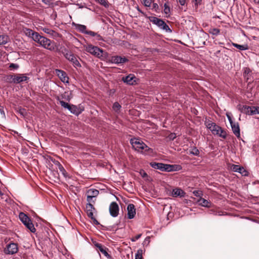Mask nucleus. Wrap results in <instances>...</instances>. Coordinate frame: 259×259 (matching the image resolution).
I'll use <instances>...</instances> for the list:
<instances>
[{
  "mask_svg": "<svg viewBox=\"0 0 259 259\" xmlns=\"http://www.w3.org/2000/svg\"><path fill=\"white\" fill-rule=\"evenodd\" d=\"M232 45L240 51H245L248 49V46L247 44L239 45L234 42H232Z\"/></svg>",
  "mask_w": 259,
  "mask_h": 259,
  "instance_id": "nucleus-25",
  "label": "nucleus"
},
{
  "mask_svg": "<svg viewBox=\"0 0 259 259\" xmlns=\"http://www.w3.org/2000/svg\"><path fill=\"white\" fill-rule=\"evenodd\" d=\"M42 30L44 32L53 36L54 37L57 36L58 35V33L55 32L54 30L51 29L49 28L45 27L42 28Z\"/></svg>",
  "mask_w": 259,
  "mask_h": 259,
  "instance_id": "nucleus-26",
  "label": "nucleus"
},
{
  "mask_svg": "<svg viewBox=\"0 0 259 259\" xmlns=\"http://www.w3.org/2000/svg\"><path fill=\"white\" fill-rule=\"evenodd\" d=\"M76 28L80 32L85 34H86V32L88 31L87 30V27L84 25L76 24Z\"/></svg>",
  "mask_w": 259,
  "mask_h": 259,
  "instance_id": "nucleus-30",
  "label": "nucleus"
},
{
  "mask_svg": "<svg viewBox=\"0 0 259 259\" xmlns=\"http://www.w3.org/2000/svg\"><path fill=\"white\" fill-rule=\"evenodd\" d=\"M95 208L93 205L91 204V203H89L87 204L86 206V212L88 217L91 219H93L94 214L93 211Z\"/></svg>",
  "mask_w": 259,
  "mask_h": 259,
  "instance_id": "nucleus-22",
  "label": "nucleus"
},
{
  "mask_svg": "<svg viewBox=\"0 0 259 259\" xmlns=\"http://www.w3.org/2000/svg\"><path fill=\"white\" fill-rule=\"evenodd\" d=\"M8 36L5 35H0V46L6 44L8 41Z\"/></svg>",
  "mask_w": 259,
  "mask_h": 259,
  "instance_id": "nucleus-32",
  "label": "nucleus"
},
{
  "mask_svg": "<svg viewBox=\"0 0 259 259\" xmlns=\"http://www.w3.org/2000/svg\"><path fill=\"white\" fill-rule=\"evenodd\" d=\"M78 6H79V8H83V6H80V5H79V4H78Z\"/></svg>",
  "mask_w": 259,
  "mask_h": 259,
  "instance_id": "nucleus-56",
  "label": "nucleus"
},
{
  "mask_svg": "<svg viewBox=\"0 0 259 259\" xmlns=\"http://www.w3.org/2000/svg\"><path fill=\"white\" fill-rule=\"evenodd\" d=\"M142 249H139L135 255V259H142Z\"/></svg>",
  "mask_w": 259,
  "mask_h": 259,
  "instance_id": "nucleus-35",
  "label": "nucleus"
},
{
  "mask_svg": "<svg viewBox=\"0 0 259 259\" xmlns=\"http://www.w3.org/2000/svg\"><path fill=\"white\" fill-rule=\"evenodd\" d=\"M43 2H44L45 3H47V1H45V0H43Z\"/></svg>",
  "mask_w": 259,
  "mask_h": 259,
  "instance_id": "nucleus-59",
  "label": "nucleus"
},
{
  "mask_svg": "<svg viewBox=\"0 0 259 259\" xmlns=\"http://www.w3.org/2000/svg\"><path fill=\"white\" fill-rule=\"evenodd\" d=\"M205 125L213 135H216L219 137L226 139L227 134L220 126L217 125L215 123L210 121H206Z\"/></svg>",
  "mask_w": 259,
  "mask_h": 259,
  "instance_id": "nucleus-2",
  "label": "nucleus"
},
{
  "mask_svg": "<svg viewBox=\"0 0 259 259\" xmlns=\"http://www.w3.org/2000/svg\"><path fill=\"white\" fill-rule=\"evenodd\" d=\"M38 44L40 46L49 51H53L56 49L55 43L44 36H42Z\"/></svg>",
  "mask_w": 259,
  "mask_h": 259,
  "instance_id": "nucleus-6",
  "label": "nucleus"
},
{
  "mask_svg": "<svg viewBox=\"0 0 259 259\" xmlns=\"http://www.w3.org/2000/svg\"><path fill=\"white\" fill-rule=\"evenodd\" d=\"M127 218L129 219H133L136 214V209L135 206L133 204H130L127 207Z\"/></svg>",
  "mask_w": 259,
  "mask_h": 259,
  "instance_id": "nucleus-18",
  "label": "nucleus"
},
{
  "mask_svg": "<svg viewBox=\"0 0 259 259\" xmlns=\"http://www.w3.org/2000/svg\"><path fill=\"white\" fill-rule=\"evenodd\" d=\"M122 80L127 84L133 85L136 81V77L134 74H130L122 78Z\"/></svg>",
  "mask_w": 259,
  "mask_h": 259,
  "instance_id": "nucleus-17",
  "label": "nucleus"
},
{
  "mask_svg": "<svg viewBox=\"0 0 259 259\" xmlns=\"http://www.w3.org/2000/svg\"><path fill=\"white\" fill-rule=\"evenodd\" d=\"M232 169L235 172H238L241 174L245 176L247 171L244 169L243 167H241L237 165H233L232 166Z\"/></svg>",
  "mask_w": 259,
  "mask_h": 259,
  "instance_id": "nucleus-23",
  "label": "nucleus"
},
{
  "mask_svg": "<svg viewBox=\"0 0 259 259\" xmlns=\"http://www.w3.org/2000/svg\"><path fill=\"white\" fill-rule=\"evenodd\" d=\"M184 191L182 189L179 188L174 189L172 192V195L174 197H182L184 196Z\"/></svg>",
  "mask_w": 259,
  "mask_h": 259,
  "instance_id": "nucleus-24",
  "label": "nucleus"
},
{
  "mask_svg": "<svg viewBox=\"0 0 259 259\" xmlns=\"http://www.w3.org/2000/svg\"><path fill=\"white\" fill-rule=\"evenodd\" d=\"M127 61V59L125 57H122L119 56H112L109 59V61L111 63L117 64L124 63Z\"/></svg>",
  "mask_w": 259,
  "mask_h": 259,
  "instance_id": "nucleus-15",
  "label": "nucleus"
},
{
  "mask_svg": "<svg viewBox=\"0 0 259 259\" xmlns=\"http://www.w3.org/2000/svg\"><path fill=\"white\" fill-rule=\"evenodd\" d=\"M86 51L99 58L103 57V50L98 47L94 46L92 45H88L86 47Z\"/></svg>",
  "mask_w": 259,
  "mask_h": 259,
  "instance_id": "nucleus-9",
  "label": "nucleus"
},
{
  "mask_svg": "<svg viewBox=\"0 0 259 259\" xmlns=\"http://www.w3.org/2000/svg\"><path fill=\"white\" fill-rule=\"evenodd\" d=\"M96 39L97 40H104L103 38L100 35L98 34V33L96 36Z\"/></svg>",
  "mask_w": 259,
  "mask_h": 259,
  "instance_id": "nucleus-50",
  "label": "nucleus"
},
{
  "mask_svg": "<svg viewBox=\"0 0 259 259\" xmlns=\"http://www.w3.org/2000/svg\"><path fill=\"white\" fill-rule=\"evenodd\" d=\"M24 34L28 37L31 38L35 31L29 28H24L23 29Z\"/></svg>",
  "mask_w": 259,
  "mask_h": 259,
  "instance_id": "nucleus-28",
  "label": "nucleus"
},
{
  "mask_svg": "<svg viewBox=\"0 0 259 259\" xmlns=\"http://www.w3.org/2000/svg\"><path fill=\"white\" fill-rule=\"evenodd\" d=\"M189 153L190 154L195 156H199L200 152L196 147H193L190 150Z\"/></svg>",
  "mask_w": 259,
  "mask_h": 259,
  "instance_id": "nucleus-33",
  "label": "nucleus"
},
{
  "mask_svg": "<svg viewBox=\"0 0 259 259\" xmlns=\"http://www.w3.org/2000/svg\"><path fill=\"white\" fill-rule=\"evenodd\" d=\"M63 54L65 58L70 62L74 67L77 68L81 67V65L76 57L71 52L65 49L64 51L63 52Z\"/></svg>",
  "mask_w": 259,
  "mask_h": 259,
  "instance_id": "nucleus-5",
  "label": "nucleus"
},
{
  "mask_svg": "<svg viewBox=\"0 0 259 259\" xmlns=\"http://www.w3.org/2000/svg\"><path fill=\"white\" fill-rule=\"evenodd\" d=\"M109 212L110 215L113 217H116L119 213V207L117 203L112 202L109 206Z\"/></svg>",
  "mask_w": 259,
  "mask_h": 259,
  "instance_id": "nucleus-14",
  "label": "nucleus"
},
{
  "mask_svg": "<svg viewBox=\"0 0 259 259\" xmlns=\"http://www.w3.org/2000/svg\"><path fill=\"white\" fill-rule=\"evenodd\" d=\"M152 0H143V4L145 7H150L151 5Z\"/></svg>",
  "mask_w": 259,
  "mask_h": 259,
  "instance_id": "nucleus-37",
  "label": "nucleus"
},
{
  "mask_svg": "<svg viewBox=\"0 0 259 259\" xmlns=\"http://www.w3.org/2000/svg\"><path fill=\"white\" fill-rule=\"evenodd\" d=\"M226 115H227V117L229 121V122L230 123V124L232 123H233L234 122L233 121L232 119V118H231V115H230V113H227L226 114Z\"/></svg>",
  "mask_w": 259,
  "mask_h": 259,
  "instance_id": "nucleus-48",
  "label": "nucleus"
},
{
  "mask_svg": "<svg viewBox=\"0 0 259 259\" xmlns=\"http://www.w3.org/2000/svg\"><path fill=\"white\" fill-rule=\"evenodd\" d=\"M220 31L219 29L215 28L213 29L212 34L214 35H218L220 33Z\"/></svg>",
  "mask_w": 259,
  "mask_h": 259,
  "instance_id": "nucleus-49",
  "label": "nucleus"
},
{
  "mask_svg": "<svg viewBox=\"0 0 259 259\" xmlns=\"http://www.w3.org/2000/svg\"><path fill=\"white\" fill-rule=\"evenodd\" d=\"M94 246L96 247L97 250L101 252L107 258H110L111 256L107 252L108 248L102 244L99 243L96 241L93 242Z\"/></svg>",
  "mask_w": 259,
  "mask_h": 259,
  "instance_id": "nucleus-13",
  "label": "nucleus"
},
{
  "mask_svg": "<svg viewBox=\"0 0 259 259\" xmlns=\"http://www.w3.org/2000/svg\"><path fill=\"white\" fill-rule=\"evenodd\" d=\"M121 108V105L117 102H115L112 106L113 110L117 113H118L119 112Z\"/></svg>",
  "mask_w": 259,
  "mask_h": 259,
  "instance_id": "nucleus-34",
  "label": "nucleus"
},
{
  "mask_svg": "<svg viewBox=\"0 0 259 259\" xmlns=\"http://www.w3.org/2000/svg\"><path fill=\"white\" fill-rule=\"evenodd\" d=\"M99 192L98 190L95 189H89L87 191V201L89 203L94 202V198H96L99 195Z\"/></svg>",
  "mask_w": 259,
  "mask_h": 259,
  "instance_id": "nucleus-12",
  "label": "nucleus"
},
{
  "mask_svg": "<svg viewBox=\"0 0 259 259\" xmlns=\"http://www.w3.org/2000/svg\"><path fill=\"white\" fill-rule=\"evenodd\" d=\"M202 0H193V2L194 3L195 7L197 8L199 5L201 4Z\"/></svg>",
  "mask_w": 259,
  "mask_h": 259,
  "instance_id": "nucleus-41",
  "label": "nucleus"
},
{
  "mask_svg": "<svg viewBox=\"0 0 259 259\" xmlns=\"http://www.w3.org/2000/svg\"><path fill=\"white\" fill-rule=\"evenodd\" d=\"M56 73L60 79L64 83L69 82V77L65 72L63 70L56 69Z\"/></svg>",
  "mask_w": 259,
  "mask_h": 259,
  "instance_id": "nucleus-16",
  "label": "nucleus"
},
{
  "mask_svg": "<svg viewBox=\"0 0 259 259\" xmlns=\"http://www.w3.org/2000/svg\"><path fill=\"white\" fill-rule=\"evenodd\" d=\"M18 251V246L16 243H11L7 245V247L4 249L6 254H13Z\"/></svg>",
  "mask_w": 259,
  "mask_h": 259,
  "instance_id": "nucleus-11",
  "label": "nucleus"
},
{
  "mask_svg": "<svg viewBox=\"0 0 259 259\" xmlns=\"http://www.w3.org/2000/svg\"><path fill=\"white\" fill-rule=\"evenodd\" d=\"M93 221V222L94 223V224H96V225H98L99 224V222H98V221L95 219V218L94 217H93V219H91Z\"/></svg>",
  "mask_w": 259,
  "mask_h": 259,
  "instance_id": "nucleus-52",
  "label": "nucleus"
},
{
  "mask_svg": "<svg viewBox=\"0 0 259 259\" xmlns=\"http://www.w3.org/2000/svg\"><path fill=\"white\" fill-rule=\"evenodd\" d=\"M8 79L12 80L10 81L11 82L14 83H20L23 82L27 81L29 79L26 74H18L17 75H10L8 76Z\"/></svg>",
  "mask_w": 259,
  "mask_h": 259,
  "instance_id": "nucleus-8",
  "label": "nucleus"
},
{
  "mask_svg": "<svg viewBox=\"0 0 259 259\" xmlns=\"http://www.w3.org/2000/svg\"><path fill=\"white\" fill-rule=\"evenodd\" d=\"M150 241V237H147L144 240L143 242V245L144 246H147L149 244Z\"/></svg>",
  "mask_w": 259,
  "mask_h": 259,
  "instance_id": "nucleus-40",
  "label": "nucleus"
},
{
  "mask_svg": "<svg viewBox=\"0 0 259 259\" xmlns=\"http://www.w3.org/2000/svg\"><path fill=\"white\" fill-rule=\"evenodd\" d=\"M42 36L38 32L35 31L31 38L38 44Z\"/></svg>",
  "mask_w": 259,
  "mask_h": 259,
  "instance_id": "nucleus-31",
  "label": "nucleus"
},
{
  "mask_svg": "<svg viewBox=\"0 0 259 259\" xmlns=\"http://www.w3.org/2000/svg\"><path fill=\"white\" fill-rule=\"evenodd\" d=\"M150 165L155 169H159L162 171H172L177 170V165H170L162 163L151 162Z\"/></svg>",
  "mask_w": 259,
  "mask_h": 259,
  "instance_id": "nucleus-3",
  "label": "nucleus"
},
{
  "mask_svg": "<svg viewBox=\"0 0 259 259\" xmlns=\"http://www.w3.org/2000/svg\"><path fill=\"white\" fill-rule=\"evenodd\" d=\"M0 113H1L2 117L5 116V112L3 109H0Z\"/></svg>",
  "mask_w": 259,
  "mask_h": 259,
  "instance_id": "nucleus-53",
  "label": "nucleus"
},
{
  "mask_svg": "<svg viewBox=\"0 0 259 259\" xmlns=\"http://www.w3.org/2000/svg\"><path fill=\"white\" fill-rule=\"evenodd\" d=\"M99 3L105 7L108 6V2L107 0H99Z\"/></svg>",
  "mask_w": 259,
  "mask_h": 259,
  "instance_id": "nucleus-42",
  "label": "nucleus"
},
{
  "mask_svg": "<svg viewBox=\"0 0 259 259\" xmlns=\"http://www.w3.org/2000/svg\"><path fill=\"white\" fill-rule=\"evenodd\" d=\"M254 1H255V2L259 3V0H254Z\"/></svg>",
  "mask_w": 259,
  "mask_h": 259,
  "instance_id": "nucleus-57",
  "label": "nucleus"
},
{
  "mask_svg": "<svg viewBox=\"0 0 259 259\" xmlns=\"http://www.w3.org/2000/svg\"><path fill=\"white\" fill-rule=\"evenodd\" d=\"M19 217L23 224L29 229L31 232L34 233L35 232V228L34 227L30 218L24 213L20 212Z\"/></svg>",
  "mask_w": 259,
  "mask_h": 259,
  "instance_id": "nucleus-4",
  "label": "nucleus"
},
{
  "mask_svg": "<svg viewBox=\"0 0 259 259\" xmlns=\"http://www.w3.org/2000/svg\"><path fill=\"white\" fill-rule=\"evenodd\" d=\"M178 2L181 6H184L186 4V0H178Z\"/></svg>",
  "mask_w": 259,
  "mask_h": 259,
  "instance_id": "nucleus-51",
  "label": "nucleus"
},
{
  "mask_svg": "<svg viewBox=\"0 0 259 259\" xmlns=\"http://www.w3.org/2000/svg\"><path fill=\"white\" fill-rule=\"evenodd\" d=\"M10 68H12L15 69H17L19 68V65L17 64L12 63L10 65Z\"/></svg>",
  "mask_w": 259,
  "mask_h": 259,
  "instance_id": "nucleus-47",
  "label": "nucleus"
},
{
  "mask_svg": "<svg viewBox=\"0 0 259 259\" xmlns=\"http://www.w3.org/2000/svg\"><path fill=\"white\" fill-rule=\"evenodd\" d=\"M250 72H251V70H250V69L249 68H244V76H246V75H247L249 74H250Z\"/></svg>",
  "mask_w": 259,
  "mask_h": 259,
  "instance_id": "nucleus-43",
  "label": "nucleus"
},
{
  "mask_svg": "<svg viewBox=\"0 0 259 259\" xmlns=\"http://www.w3.org/2000/svg\"><path fill=\"white\" fill-rule=\"evenodd\" d=\"M152 9H153L155 11L157 12L159 9L158 4L156 3H153L152 5Z\"/></svg>",
  "mask_w": 259,
  "mask_h": 259,
  "instance_id": "nucleus-46",
  "label": "nucleus"
},
{
  "mask_svg": "<svg viewBox=\"0 0 259 259\" xmlns=\"http://www.w3.org/2000/svg\"><path fill=\"white\" fill-rule=\"evenodd\" d=\"M19 113L22 116L24 117L26 114V111L24 108H20L18 111Z\"/></svg>",
  "mask_w": 259,
  "mask_h": 259,
  "instance_id": "nucleus-39",
  "label": "nucleus"
},
{
  "mask_svg": "<svg viewBox=\"0 0 259 259\" xmlns=\"http://www.w3.org/2000/svg\"><path fill=\"white\" fill-rule=\"evenodd\" d=\"M58 168L60 171L61 172L62 175L64 176V177H65V178H70L68 173L66 172L63 166L59 162H58Z\"/></svg>",
  "mask_w": 259,
  "mask_h": 259,
  "instance_id": "nucleus-27",
  "label": "nucleus"
},
{
  "mask_svg": "<svg viewBox=\"0 0 259 259\" xmlns=\"http://www.w3.org/2000/svg\"><path fill=\"white\" fill-rule=\"evenodd\" d=\"M150 21L153 24L157 25L160 28L165 30L166 32H171V30L166 23L162 19L156 17H151L149 18Z\"/></svg>",
  "mask_w": 259,
  "mask_h": 259,
  "instance_id": "nucleus-7",
  "label": "nucleus"
},
{
  "mask_svg": "<svg viewBox=\"0 0 259 259\" xmlns=\"http://www.w3.org/2000/svg\"><path fill=\"white\" fill-rule=\"evenodd\" d=\"M142 236L141 234H138L136 235L135 237L131 239L132 241L135 242L137 240H138Z\"/></svg>",
  "mask_w": 259,
  "mask_h": 259,
  "instance_id": "nucleus-44",
  "label": "nucleus"
},
{
  "mask_svg": "<svg viewBox=\"0 0 259 259\" xmlns=\"http://www.w3.org/2000/svg\"><path fill=\"white\" fill-rule=\"evenodd\" d=\"M241 111L249 115L259 114V107L243 106Z\"/></svg>",
  "mask_w": 259,
  "mask_h": 259,
  "instance_id": "nucleus-10",
  "label": "nucleus"
},
{
  "mask_svg": "<svg viewBox=\"0 0 259 259\" xmlns=\"http://www.w3.org/2000/svg\"><path fill=\"white\" fill-rule=\"evenodd\" d=\"M146 176H147V174L146 172H144L143 175V177H145Z\"/></svg>",
  "mask_w": 259,
  "mask_h": 259,
  "instance_id": "nucleus-55",
  "label": "nucleus"
},
{
  "mask_svg": "<svg viewBox=\"0 0 259 259\" xmlns=\"http://www.w3.org/2000/svg\"><path fill=\"white\" fill-rule=\"evenodd\" d=\"M196 202L201 206L205 207H210L211 205V202L203 198H199L198 199L196 200Z\"/></svg>",
  "mask_w": 259,
  "mask_h": 259,
  "instance_id": "nucleus-20",
  "label": "nucleus"
},
{
  "mask_svg": "<svg viewBox=\"0 0 259 259\" xmlns=\"http://www.w3.org/2000/svg\"><path fill=\"white\" fill-rule=\"evenodd\" d=\"M60 104L61 105L62 107H63L64 108L66 109H69V107H70V104H69L67 103H66L64 101H60Z\"/></svg>",
  "mask_w": 259,
  "mask_h": 259,
  "instance_id": "nucleus-36",
  "label": "nucleus"
},
{
  "mask_svg": "<svg viewBox=\"0 0 259 259\" xmlns=\"http://www.w3.org/2000/svg\"><path fill=\"white\" fill-rule=\"evenodd\" d=\"M164 7V13L165 14L166 16L169 17L170 15V8L169 6L168 5L167 3H165L163 5Z\"/></svg>",
  "mask_w": 259,
  "mask_h": 259,
  "instance_id": "nucleus-29",
  "label": "nucleus"
},
{
  "mask_svg": "<svg viewBox=\"0 0 259 259\" xmlns=\"http://www.w3.org/2000/svg\"><path fill=\"white\" fill-rule=\"evenodd\" d=\"M193 193L195 196L199 197L200 198H201L202 196L203 195L202 192L200 191L195 190L193 191Z\"/></svg>",
  "mask_w": 259,
  "mask_h": 259,
  "instance_id": "nucleus-38",
  "label": "nucleus"
},
{
  "mask_svg": "<svg viewBox=\"0 0 259 259\" xmlns=\"http://www.w3.org/2000/svg\"><path fill=\"white\" fill-rule=\"evenodd\" d=\"M231 126L234 134L237 137H239L240 136V133L239 123L238 122H234L231 124Z\"/></svg>",
  "mask_w": 259,
  "mask_h": 259,
  "instance_id": "nucleus-21",
  "label": "nucleus"
},
{
  "mask_svg": "<svg viewBox=\"0 0 259 259\" xmlns=\"http://www.w3.org/2000/svg\"><path fill=\"white\" fill-rule=\"evenodd\" d=\"M131 144L136 151L142 154L151 155L153 153V149L149 148L140 139H132Z\"/></svg>",
  "mask_w": 259,
  "mask_h": 259,
  "instance_id": "nucleus-1",
  "label": "nucleus"
},
{
  "mask_svg": "<svg viewBox=\"0 0 259 259\" xmlns=\"http://www.w3.org/2000/svg\"><path fill=\"white\" fill-rule=\"evenodd\" d=\"M43 2H44L45 3H47V1H45V0H43Z\"/></svg>",
  "mask_w": 259,
  "mask_h": 259,
  "instance_id": "nucleus-58",
  "label": "nucleus"
},
{
  "mask_svg": "<svg viewBox=\"0 0 259 259\" xmlns=\"http://www.w3.org/2000/svg\"><path fill=\"white\" fill-rule=\"evenodd\" d=\"M68 110L72 114L78 115H79L83 110V109H81L80 107H78L76 105H70V107Z\"/></svg>",
  "mask_w": 259,
  "mask_h": 259,
  "instance_id": "nucleus-19",
  "label": "nucleus"
},
{
  "mask_svg": "<svg viewBox=\"0 0 259 259\" xmlns=\"http://www.w3.org/2000/svg\"><path fill=\"white\" fill-rule=\"evenodd\" d=\"M175 137H176L175 135V134H171V135H170V136H169L170 139H175Z\"/></svg>",
  "mask_w": 259,
  "mask_h": 259,
  "instance_id": "nucleus-54",
  "label": "nucleus"
},
{
  "mask_svg": "<svg viewBox=\"0 0 259 259\" xmlns=\"http://www.w3.org/2000/svg\"><path fill=\"white\" fill-rule=\"evenodd\" d=\"M86 34L90 35L93 36H95V37L96 36V35L97 34V33H96V32H95L94 31H88V30L86 32Z\"/></svg>",
  "mask_w": 259,
  "mask_h": 259,
  "instance_id": "nucleus-45",
  "label": "nucleus"
}]
</instances>
